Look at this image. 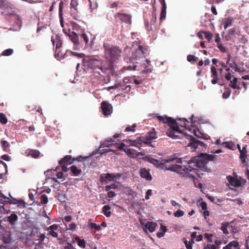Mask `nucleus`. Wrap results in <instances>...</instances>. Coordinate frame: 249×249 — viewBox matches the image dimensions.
Wrapping results in <instances>:
<instances>
[{
	"label": "nucleus",
	"instance_id": "f257e3e1",
	"mask_svg": "<svg viewBox=\"0 0 249 249\" xmlns=\"http://www.w3.org/2000/svg\"><path fill=\"white\" fill-rule=\"evenodd\" d=\"M148 160L150 163L157 166L164 164L167 170L176 172L180 175L184 176L187 173V168L184 164H183L181 159L170 157L160 161L156 159L150 157L148 158Z\"/></svg>",
	"mask_w": 249,
	"mask_h": 249
},
{
	"label": "nucleus",
	"instance_id": "f03ea898",
	"mask_svg": "<svg viewBox=\"0 0 249 249\" xmlns=\"http://www.w3.org/2000/svg\"><path fill=\"white\" fill-rule=\"evenodd\" d=\"M215 157V156L213 155L200 153L198 156L193 157L191 160L188 161V164H189V167L193 168L191 164L195 163V166L198 168L201 171L209 173L211 171V170L207 167V164L209 161H213Z\"/></svg>",
	"mask_w": 249,
	"mask_h": 249
},
{
	"label": "nucleus",
	"instance_id": "7ed1b4c3",
	"mask_svg": "<svg viewBox=\"0 0 249 249\" xmlns=\"http://www.w3.org/2000/svg\"><path fill=\"white\" fill-rule=\"evenodd\" d=\"M185 125V122L183 123V124H179L176 120L171 121L169 124L170 128L166 132L167 136L175 139L180 138L178 134L185 136L186 129Z\"/></svg>",
	"mask_w": 249,
	"mask_h": 249
},
{
	"label": "nucleus",
	"instance_id": "20e7f679",
	"mask_svg": "<svg viewBox=\"0 0 249 249\" xmlns=\"http://www.w3.org/2000/svg\"><path fill=\"white\" fill-rule=\"evenodd\" d=\"M105 56L110 63H113L119 60L121 50L116 46H106L104 45Z\"/></svg>",
	"mask_w": 249,
	"mask_h": 249
},
{
	"label": "nucleus",
	"instance_id": "39448f33",
	"mask_svg": "<svg viewBox=\"0 0 249 249\" xmlns=\"http://www.w3.org/2000/svg\"><path fill=\"white\" fill-rule=\"evenodd\" d=\"M130 49L132 52V60H138L140 58H144L146 50L139 41H134Z\"/></svg>",
	"mask_w": 249,
	"mask_h": 249
},
{
	"label": "nucleus",
	"instance_id": "423d86ee",
	"mask_svg": "<svg viewBox=\"0 0 249 249\" xmlns=\"http://www.w3.org/2000/svg\"><path fill=\"white\" fill-rule=\"evenodd\" d=\"M84 63L85 65L92 69H98L103 70L104 69L106 68L105 66L104 65L101 60L94 57L85 59Z\"/></svg>",
	"mask_w": 249,
	"mask_h": 249
},
{
	"label": "nucleus",
	"instance_id": "0eeeda50",
	"mask_svg": "<svg viewBox=\"0 0 249 249\" xmlns=\"http://www.w3.org/2000/svg\"><path fill=\"white\" fill-rule=\"evenodd\" d=\"M14 8V5L6 0H0V9L2 11L1 14L2 15L13 14Z\"/></svg>",
	"mask_w": 249,
	"mask_h": 249
},
{
	"label": "nucleus",
	"instance_id": "6e6552de",
	"mask_svg": "<svg viewBox=\"0 0 249 249\" xmlns=\"http://www.w3.org/2000/svg\"><path fill=\"white\" fill-rule=\"evenodd\" d=\"M188 138H190L189 143L188 144V147H191L192 149V151H195L198 146L206 147V145L199 140L194 138L192 136L188 134Z\"/></svg>",
	"mask_w": 249,
	"mask_h": 249
},
{
	"label": "nucleus",
	"instance_id": "1a4fd4ad",
	"mask_svg": "<svg viewBox=\"0 0 249 249\" xmlns=\"http://www.w3.org/2000/svg\"><path fill=\"white\" fill-rule=\"evenodd\" d=\"M122 176L121 174H117L113 175L112 174L107 173L105 175L104 177L103 175L101 176V181L102 182H105L106 183H107L110 181H116L117 179H119Z\"/></svg>",
	"mask_w": 249,
	"mask_h": 249
},
{
	"label": "nucleus",
	"instance_id": "9d476101",
	"mask_svg": "<svg viewBox=\"0 0 249 249\" xmlns=\"http://www.w3.org/2000/svg\"><path fill=\"white\" fill-rule=\"evenodd\" d=\"M194 116L193 115L191 117V123L192 124L191 125L192 126V128H188V130L191 131L193 129V133L195 136H196L197 138H203V136L204 135L203 134H202L200 131L196 127V122H197L196 120H194Z\"/></svg>",
	"mask_w": 249,
	"mask_h": 249
},
{
	"label": "nucleus",
	"instance_id": "9b49d317",
	"mask_svg": "<svg viewBox=\"0 0 249 249\" xmlns=\"http://www.w3.org/2000/svg\"><path fill=\"white\" fill-rule=\"evenodd\" d=\"M192 171L191 169H189L188 167V178H189L192 181L194 182V184L195 186H196L197 181H198V179L196 177L195 175H198V170L196 169L193 168V173H191L190 172Z\"/></svg>",
	"mask_w": 249,
	"mask_h": 249
},
{
	"label": "nucleus",
	"instance_id": "f8f14e48",
	"mask_svg": "<svg viewBox=\"0 0 249 249\" xmlns=\"http://www.w3.org/2000/svg\"><path fill=\"white\" fill-rule=\"evenodd\" d=\"M139 174L141 178L147 181H151L152 179V177L150 173L149 169H146L144 168H141L140 170Z\"/></svg>",
	"mask_w": 249,
	"mask_h": 249
},
{
	"label": "nucleus",
	"instance_id": "ddd939ff",
	"mask_svg": "<svg viewBox=\"0 0 249 249\" xmlns=\"http://www.w3.org/2000/svg\"><path fill=\"white\" fill-rule=\"evenodd\" d=\"M52 42L53 46L55 45V50L57 52L61 48L62 44L60 36L56 34L53 35L52 36Z\"/></svg>",
	"mask_w": 249,
	"mask_h": 249
},
{
	"label": "nucleus",
	"instance_id": "4468645a",
	"mask_svg": "<svg viewBox=\"0 0 249 249\" xmlns=\"http://www.w3.org/2000/svg\"><path fill=\"white\" fill-rule=\"evenodd\" d=\"M102 109L104 115H108L112 112V107L111 105L106 102L102 103Z\"/></svg>",
	"mask_w": 249,
	"mask_h": 249
},
{
	"label": "nucleus",
	"instance_id": "2eb2a0df",
	"mask_svg": "<svg viewBox=\"0 0 249 249\" xmlns=\"http://www.w3.org/2000/svg\"><path fill=\"white\" fill-rule=\"evenodd\" d=\"M227 178L230 184L233 187H239L242 185V182L241 181V180L237 178L229 176L227 177Z\"/></svg>",
	"mask_w": 249,
	"mask_h": 249
},
{
	"label": "nucleus",
	"instance_id": "dca6fc26",
	"mask_svg": "<svg viewBox=\"0 0 249 249\" xmlns=\"http://www.w3.org/2000/svg\"><path fill=\"white\" fill-rule=\"evenodd\" d=\"M68 36L74 44V48L75 49H78L79 46V41L77 34L75 32H71L70 33Z\"/></svg>",
	"mask_w": 249,
	"mask_h": 249
},
{
	"label": "nucleus",
	"instance_id": "f3484780",
	"mask_svg": "<svg viewBox=\"0 0 249 249\" xmlns=\"http://www.w3.org/2000/svg\"><path fill=\"white\" fill-rule=\"evenodd\" d=\"M141 224L143 225V229L146 232H147L146 230H148L150 232H154L157 226V224L153 222H148L145 225L142 222Z\"/></svg>",
	"mask_w": 249,
	"mask_h": 249
},
{
	"label": "nucleus",
	"instance_id": "a211bd4d",
	"mask_svg": "<svg viewBox=\"0 0 249 249\" xmlns=\"http://www.w3.org/2000/svg\"><path fill=\"white\" fill-rule=\"evenodd\" d=\"M211 71L212 73L211 76L213 78L211 81L213 85L216 84L218 83V81L219 80L216 68L214 66H212L211 68Z\"/></svg>",
	"mask_w": 249,
	"mask_h": 249
},
{
	"label": "nucleus",
	"instance_id": "6ab92c4d",
	"mask_svg": "<svg viewBox=\"0 0 249 249\" xmlns=\"http://www.w3.org/2000/svg\"><path fill=\"white\" fill-rule=\"evenodd\" d=\"M78 5V3L77 0H71V11L73 17L76 18L78 17L77 6Z\"/></svg>",
	"mask_w": 249,
	"mask_h": 249
},
{
	"label": "nucleus",
	"instance_id": "aec40b11",
	"mask_svg": "<svg viewBox=\"0 0 249 249\" xmlns=\"http://www.w3.org/2000/svg\"><path fill=\"white\" fill-rule=\"evenodd\" d=\"M117 144L111 138H107L105 142L101 143L100 149L102 147H109L113 145Z\"/></svg>",
	"mask_w": 249,
	"mask_h": 249
},
{
	"label": "nucleus",
	"instance_id": "412c9836",
	"mask_svg": "<svg viewBox=\"0 0 249 249\" xmlns=\"http://www.w3.org/2000/svg\"><path fill=\"white\" fill-rule=\"evenodd\" d=\"M124 152L128 157L131 158H136L140 154V153H137V151L133 149L128 148L127 149H125Z\"/></svg>",
	"mask_w": 249,
	"mask_h": 249
},
{
	"label": "nucleus",
	"instance_id": "4be33fe9",
	"mask_svg": "<svg viewBox=\"0 0 249 249\" xmlns=\"http://www.w3.org/2000/svg\"><path fill=\"white\" fill-rule=\"evenodd\" d=\"M155 115H156V117L158 118V120L160 122H162L163 123H164V124L167 123L168 124V125L169 124V123L171 121H174V120H173L171 117H167L166 116H160V115H158V114H156Z\"/></svg>",
	"mask_w": 249,
	"mask_h": 249
},
{
	"label": "nucleus",
	"instance_id": "5701e85b",
	"mask_svg": "<svg viewBox=\"0 0 249 249\" xmlns=\"http://www.w3.org/2000/svg\"><path fill=\"white\" fill-rule=\"evenodd\" d=\"M134 82L136 85H140L142 83V80H139L135 78V77H128L124 79V83L127 84Z\"/></svg>",
	"mask_w": 249,
	"mask_h": 249
},
{
	"label": "nucleus",
	"instance_id": "b1692460",
	"mask_svg": "<svg viewBox=\"0 0 249 249\" xmlns=\"http://www.w3.org/2000/svg\"><path fill=\"white\" fill-rule=\"evenodd\" d=\"M120 19L123 22L131 24V16L126 14H120L119 16Z\"/></svg>",
	"mask_w": 249,
	"mask_h": 249
},
{
	"label": "nucleus",
	"instance_id": "393cba45",
	"mask_svg": "<svg viewBox=\"0 0 249 249\" xmlns=\"http://www.w3.org/2000/svg\"><path fill=\"white\" fill-rule=\"evenodd\" d=\"M6 218H7V220L11 225H14L17 221L18 217L16 214L12 213L10 216H7Z\"/></svg>",
	"mask_w": 249,
	"mask_h": 249
},
{
	"label": "nucleus",
	"instance_id": "a878e982",
	"mask_svg": "<svg viewBox=\"0 0 249 249\" xmlns=\"http://www.w3.org/2000/svg\"><path fill=\"white\" fill-rule=\"evenodd\" d=\"M27 156H31L33 158H36L39 155L40 152L37 150H27L26 152Z\"/></svg>",
	"mask_w": 249,
	"mask_h": 249
},
{
	"label": "nucleus",
	"instance_id": "bb28decb",
	"mask_svg": "<svg viewBox=\"0 0 249 249\" xmlns=\"http://www.w3.org/2000/svg\"><path fill=\"white\" fill-rule=\"evenodd\" d=\"M111 207L107 205H105L102 209L103 213L104 214V215L107 216V217H109L111 215Z\"/></svg>",
	"mask_w": 249,
	"mask_h": 249
},
{
	"label": "nucleus",
	"instance_id": "cd10ccee",
	"mask_svg": "<svg viewBox=\"0 0 249 249\" xmlns=\"http://www.w3.org/2000/svg\"><path fill=\"white\" fill-rule=\"evenodd\" d=\"M74 241H76L78 246L82 249L86 247V242L84 239H81L78 236H76L74 238Z\"/></svg>",
	"mask_w": 249,
	"mask_h": 249
},
{
	"label": "nucleus",
	"instance_id": "c85d7f7f",
	"mask_svg": "<svg viewBox=\"0 0 249 249\" xmlns=\"http://www.w3.org/2000/svg\"><path fill=\"white\" fill-rule=\"evenodd\" d=\"M0 143L3 151L5 152H8L10 151V145L9 143L7 141L1 140Z\"/></svg>",
	"mask_w": 249,
	"mask_h": 249
},
{
	"label": "nucleus",
	"instance_id": "c756f323",
	"mask_svg": "<svg viewBox=\"0 0 249 249\" xmlns=\"http://www.w3.org/2000/svg\"><path fill=\"white\" fill-rule=\"evenodd\" d=\"M90 36L91 35L90 33H86L85 32H83L81 35V37L83 38L84 42L87 45L89 44V36Z\"/></svg>",
	"mask_w": 249,
	"mask_h": 249
},
{
	"label": "nucleus",
	"instance_id": "7c9ffc66",
	"mask_svg": "<svg viewBox=\"0 0 249 249\" xmlns=\"http://www.w3.org/2000/svg\"><path fill=\"white\" fill-rule=\"evenodd\" d=\"M71 156L67 155L59 161V164L60 165H62L64 163L71 164Z\"/></svg>",
	"mask_w": 249,
	"mask_h": 249
},
{
	"label": "nucleus",
	"instance_id": "2f4dec72",
	"mask_svg": "<svg viewBox=\"0 0 249 249\" xmlns=\"http://www.w3.org/2000/svg\"><path fill=\"white\" fill-rule=\"evenodd\" d=\"M237 78L234 77L232 80L230 81V86L233 89H239L240 88L237 86Z\"/></svg>",
	"mask_w": 249,
	"mask_h": 249
},
{
	"label": "nucleus",
	"instance_id": "473e14b6",
	"mask_svg": "<svg viewBox=\"0 0 249 249\" xmlns=\"http://www.w3.org/2000/svg\"><path fill=\"white\" fill-rule=\"evenodd\" d=\"M204 35L205 36V39L207 40L208 42L212 41L213 37V34L212 33L208 31H205L204 33Z\"/></svg>",
	"mask_w": 249,
	"mask_h": 249
},
{
	"label": "nucleus",
	"instance_id": "72a5a7b5",
	"mask_svg": "<svg viewBox=\"0 0 249 249\" xmlns=\"http://www.w3.org/2000/svg\"><path fill=\"white\" fill-rule=\"evenodd\" d=\"M71 170L72 174L74 176H77L80 174L81 172V170L78 169L75 166L73 165L71 166Z\"/></svg>",
	"mask_w": 249,
	"mask_h": 249
},
{
	"label": "nucleus",
	"instance_id": "f704fd0d",
	"mask_svg": "<svg viewBox=\"0 0 249 249\" xmlns=\"http://www.w3.org/2000/svg\"><path fill=\"white\" fill-rule=\"evenodd\" d=\"M229 223L228 222H225L222 223V226L220 229L223 231V232L225 234H229V231L227 230V227L229 226Z\"/></svg>",
	"mask_w": 249,
	"mask_h": 249
},
{
	"label": "nucleus",
	"instance_id": "c9c22d12",
	"mask_svg": "<svg viewBox=\"0 0 249 249\" xmlns=\"http://www.w3.org/2000/svg\"><path fill=\"white\" fill-rule=\"evenodd\" d=\"M126 142L128 146H135L136 147H139L138 142L137 141H132L128 140L126 141Z\"/></svg>",
	"mask_w": 249,
	"mask_h": 249
},
{
	"label": "nucleus",
	"instance_id": "e433bc0d",
	"mask_svg": "<svg viewBox=\"0 0 249 249\" xmlns=\"http://www.w3.org/2000/svg\"><path fill=\"white\" fill-rule=\"evenodd\" d=\"M232 20L230 18H226L224 22V29H226L228 27L231 26Z\"/></svg>",
	"mask_w": 249,
	"mask_h": 249
},
{
	"label": "nucleus",
	"instance_id": "4c0bfd02",
	"mask_svg": "<svg viewBox=\"0 0 249 249\" xmlns=\"http://www.w3.org/2000/svg\"><path fill=\"white\" fill-rule=\"evenodd\" d=\"M14 19L16 20V24L18 27H21L22 24V21L21 18L18 15H14L13 17Z\"/></svg>",
	"mask_w": 249,
	"mask_h": 249
},
{
	"label": "nucleus",
	"instance_id": "58836bf2",
	"mask_svg": "<svg viewBox=\"0 0 249 249\" xmlns=\"http://www.w3.org/2000/svg\"><path fill=\"white\" fill-rule=\"evenodd\" d=\"M63 53L61 52L59 49L58 50V51L56 52V50H55V58L58 60H61L63 58Z\"/></svg>",
	"mask_w": 249,
	"mask_h": 249
},
{
	"label": "nucleus",
	"instance_id": "ea45409f",
	"mask_svg": "<svg viewBox=\"0 0 249 249\" xmlns=\"http://www.w3.org/2000/svg\"><path fill=\"white\" fill-rule=\"evenodd\" d=\"M231 93V90L230 89L227 88L223 93L222 97L224 99H227L230 97Z\"/></svg>",
	"mask_w": 249,
	"mask_h": 249
},
{
	"label": "nucleus",
	"instance_id": "a19ab883",
	"mask_svg": "<svg viewBox=\"0 0 249 249\" xmlns=\"http://www.w3.org/2000/svg\"><path fill=\"white\" fill-rule=\"evenodd\" d=\"M166 8H161L160 12V19L162 20L166 18Z\"/></svg>",
	"mask_w": 249,
	"mask_h": 249
},
{
	"label": "nucleus",
	"instance_id": "79ce46f5",
	"mask_svg": "<svg viewBox=\"0 0 249 249\" xmlns=\"http://www.w3.org/2000/svg\"><path fill=\"white\" fill-rule=\"evenodd\" d=\"M148 140H153L156 138V132L154 131H151L148 135L146 136Z\"/></svg>",
	"mask_w": 249,
	"mask_h": 249
},
{
	"label": "nucleus",
	"instance_id": "37998d69",
	"mask_svg": "<svg viewBox=\"0 0 249 249\" xmlns=\"http://www.w3.org/2000/svg\"><path fill=\"white\" fill-rule=\"evenodd\" d=\"M126 84L125 83V85H120V87H121L122 90H124L125 92H128L130 90L131 87L129 85H126Z\"/></svg>",
	"mask_w": 249,
	"mask_h": 249
},
{
	"label": "nucleus",
	"instance_id": "c03bdc74",
	"mask_svg": "<svg viewBox=\"0 0 249 249\" xmlns=\"http://www.w3.org/2000/svg\"><path fill=\"white\" fill-rule=\"evenodd\" d=\"M217 47L221 53H226L227 52L226 48L220 42L217 44Z\"/></svg>",
	"mask_w": 249,
	"mask_h": 249
},
{
	"label": "nucleus",
	"instance_id": "a18cd8bd",
	"mask_svg": "<svg viewBox=\"0 0 249 249\" xmlns=\"http://www.w3.org/2000/svg\"><path fill=\"white\" fill-rule=\"evenodd\" d=\"M0 122L2 124H6L7 122V120L4 114L2 113H0Z\"/></svg>",
	"mask_w": 249,
	"mask_h": 249
},
{
	"label": "nucleus",
	"instance_id": "49530a36",
	"mask_svg": "<svg viewBox=\"0 0 249 249\" xmlns=\"http://www.w3.org/2000/svg\"><path fill=\"white\" fill-rule=\"evenodd\" d=\"M60 24H61V25L62 26V27L63 28V32L66 34L67 35V36H68L70 33H71V31L69 29H67L65 27H64V22H63V21L62 19H61L60 20Z\"/></svg>",
	"mask_w": 249,
	"mask_h": 249
},
{
	"label": "nucleus",
	"instance_id": "de8ad7c7",
	"mask_svg": "<svg viewBox=\"0 0 249 249\" xmlns=\"http://www.w3.org/2000/svg\"><path fill=\"white\" fill-rule=\"evenodd\" d=\"M40 202L42 204H46L48 202V197L44 195H42L40 197Z\"/></svg>",
	"mask_w": 249,
	"mask_h": 249
},
{
	"label": "nucleus",
	"instance_id": "09e8293b",
	"mask_svg": "<svg viewBox=\"0 0 249 249\" xmlns=\"http://www.w3.org/2000/svg\"><path fill=\"white\" fill-rule=\"evenodd\" d=\"M13 53V50L11 49H8L3 51L2 54L4 56H9L11 55Z\"/></svg>",
	"mask_w": 249,
	"mask_h": 249
},
{
	"label": "nucleus",
	"instance_id": "8fccbe9b",
	"mask_svg": "<svg viewBox=\"0 0 249 249\" xmlns=\"http://www.w3.org/2000/svg\"><path fill=\"white\" fill-rule=\"evenodd\" d=\"M240 159L243 163L246 162V159L247 158V153L245 152H240Z\"/></svg>",
	"mask_w": 249,
	"mask_h": 249
},
{
	"label": "nucleus",
	"instance_id": "3c124183",
	"mask_svg": "<svg viewBox=\"0 0 249 249\" xmlns=\"http://www.w3.org/2000/svg\"><path fill=\"white\" fill-rule=\"evenodd\" d=\"M90 2V9L91 11H92L93 10L95 9L97 7V3L96 2H92L90 0H89Z\"/></svg>",
	"mask_w": 249,
	"mask_h": 249
},
{
	"label": "nucleus",
	"instance_id": "603ef678",
	"mask_svg": "<svg viewBox=\"0 0 249 249\" xmlns=\"http://www.w3.org/2000/svg\"><path fill=\"white\" fill-rule=\"evenodd\" d=\"M89 227L91 228L95 229L96 230L99 231L101 230V226L100 225H97L94 223H91L89 225Z\"/></svg>",
	"mask_w": 249,
	"mask_h": 249
},
{
	"label": "nucleus",
	"instance_id": "864d4df0",
	"mask_svg": "<svg viewBox=\"0 0 249 249\" xmlns=\"http://www.w3.org/2000/svg\"><path fill=\"white\" fill-rule=\"evenodd\" d=\"M197 57L192 55H188V61L195 62L196 61Z\"/></svg>",
	"mask_w": 249,
	"mask_h": 249
},
{
	"label": "nucleus",
	"instance_id": "5fc2aeb1",
	"mask_svg": "<svg viewBox=\"0 0 249 249\" xmlns=\"http://www.w3.org/2000/svg\"><path fill=\"white\" fill-rule=\"evenodd\" d=\"M213 236V235L211 233H205L204 234L205 238H207L208 241L211 243L213 242V239H212Z\"/></svg>",
	"mask_w": 249,
	"mask_h": 249
},
{
	"label": "nucleus",
	"instance_id": "6e6d98bb",
	"mask_svg": "<svg viewBox=\"0 0 249 249\" xmlns=\"http://www.w3.org/2000/svg\"><path fill=\"white\" fill-rule=\"evenodd\" d=\"M228 245L229 246L231 247V248L234 247L235 248L238 247L239 246V243L236 241H231L228 244Z\"/></svg>",
	"mask_w": 249,
	"mask_h": 249
},
{
	"label": "nucleus",
	"instance_id": "4d7b16f0",
	"mask_svg": "<svg viewBox=\"0 0 249 249\" xmlns=\"http://www.w3.org/2000/svg\"><path fill=\"white\" fill-rule=\"evenodd\" d=\"M184 212L180 210H178L174 213L175 217H179L184 215Z\"/></svg>",
	"mask_w": 249,
	"mask_h": 249
},
{
	"label": "nucleus",
	"instance_id": "13d9d810",
	"mask_svg": "<svg viewBox=\"0 0 249 249\" xmlns=\"http://www.w3.org/2000/svg\"><path fill=\"white\" fill-rule=\"evenodd\" d=\"M136 126V124H133L131 126H127L125 128V132H129V131H135V128Z\"/></svg>",
	"mask_w": 249,
	"mask_h": 249
},
{
	"label": "nucleus",
	"instance_id": "bf43d9fd",
	"mask_svg": "<svg viewBox=\"0 0 249 249\" xmlns=\"http://www.w3.org/2000/svg\"><path fill=\"white\" fill-rule=\"evenodd\" d=\"M132 66L129 65L127 67H124V68L126 70H136L137 66L136 65H135L133 62H132Z\"/></svg>",
	"mask_w": 249,
	"mask_h": 249
},
{
	"label": "nucleus",
	"instance_id": "052dcab7",
	"mask_svg": "<svg viewBox=\"0 0 249 249\" xmlns=\"http://www.w3.org/2000/svg\"><path fill=\"white\" fill-rule=\"evenodd\" d=\"M204 249H219L215 245L207 244L205 246Z\"/></svg>",
	"mask_w": 249,
	"mask_h": 249
},
{
	"label": "nucleus",
	"instance_id": "680f3d73",
	"mask_svg": "<svg viewBox=\"0 0 249 249\" xmlns=\"http://www.w3.org/2000/svg\"><path fill=\"white\" fill-rule=\"evenodd\" d=\"M47 231H49V234L51 235H52L53 237H56L58 236V233L55 232V231L53 230H48L47 229Z\"/></svg>",
	"mask_w": 249,
	"mask_h": 249
},
{
	"label": "nucleus",
	"instance_id": "e2e57ef3",
	"mask_svg": "<svg viewBox=\"0 0 249 249\" xmlns=\"http://www.w3.org/2000/svg\"><path fill=\"white\" fill-rule=\"evenodd\" d=\"M152 190L151 189L148 190L145 194V198L146 200H148L150 198V196L152 195Z\"/></svg>",
	"mask_w": 249,
	"mask_h": 249
},
{
	"label": "nucleus",
	"instance_id": "0e129e2a",
	"mask_svg": "<svg viewBox=\"0 0 249 249\" xmlns=\"http://www.w3.org/2000/svg\"><path fill=\"white\" fill-rule=\"evenodd\" d=\"M76 224L74 223H71L69 225L68 230L74 231L76 228Z\"/></svg>",
	"mask_w": 249,
	"mask_h": 249
},
{
	"label": "nucleus",
	"instance_id": "69168bd1",
	"mask_svg": "<svg viewBox=\"0 0 249 249\" xmlns=\"http://www.w3.org/2000/svg\"><path fill=\"white\" fill-rule=\"evenodd\" d=\"M144 68V70L142 71V72L143 73H148L151 72L152 70L150 68H148V66L144 64V66H143Z\"/></svg>",
	"mask_w": 249,
	"mask_h": 249
},
{
	"label": "nucleus",
	"instance_id": "338daca9",
	"mask_svg": "<svg viewBox=\"0 0 249 249\" xmlns=\"http://www.w3.org/2000/svg\"><path fill=\"white\" fill-rule=\"evenodd\" d=\"M200 206L201 207L202 210H207V204L205 201H202L200 203Z\"/></svg>",
	"mask_w": 249,
	"mask_h": 249
},
{
	"label": "nucleus",
	"instance_id": "774afa93",
	"mask_svg": "<svg viewBox=\"0 0 249 249\" xmlns=\"http://www.w3.org/2000/svg\"><path fill=\"white\" fill-rule=\"evenodd\" d=\"M205 32V31H200L197 33V36L200 39H201V40L203 39L204 38H203V35H204V33Z\"/></svg>",
	"mask_w": 249,
	"mask_h": 249
}]
</instances>
